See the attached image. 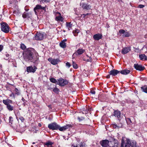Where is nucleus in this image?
I'll return each instance as SVG.
<instances>
[{
	"label": "nucleus",
	"mask_w": 147,
	"mask_h": 147,
	"mask_svg": "<svg viewBox=\"0 0 147 147\" xmlns=\"http://www.w3.org/2000/svg\"><path fill=\"white\" fill-rule=\"evenodd\" d=\"M54 15H55V17H57V16H60V15H61V14L59 12H58L57 13H55V14H54Z\"/></svg>",
	"instance_id": "43"
},
{
	"label": "nucleus",
	"mask_w": 147,
	"mask_h": 147,
	"mask_svg": "<svg viewBox=\"0 0 147 147\" xmlns=\"http://www.w3.org/2000/svg\"><path fill=\"white\" fill-rule=\"evenodd\" d=\"M113 115L115 117H117L118 119H120L121 115V113L120 111L118 110L114 111Z\"/></svg>",
	"instance_id": "21"
},
{
	"label": "nucleus",
	"mask_w": 147,
	"mask_h": 147,
	"mask_svg": "<svg viewBox=\"0 0 147 147\" xmlns=\"http://www.w3.org/2000/svg\"><path fill=\"white\" fill-rule=\"evenodd\" d=\"M72 24L71 22H66V27L67 28L68 30H69L72 27Z\"/></svg>",
	"instance_id": "28"
},
{
	"label": "nucleus",
	"mask_w": 147,
	"mask_h": 147,
	"mask_svg": "<svg viewBox=\"0 0 147 147\" xmlns=\"http://www.w3.org/2000/svg\"><path fill=\"white\" fill-rule=\"evenodd\" d=\"M48 60L53 65H56L58 63L60 62V61L59 58L54 59L51 57H50L48 59Z\"/></svg>",
	"instance_id": "9"
},
{
	"label": "nucleus",
	"mask_w": 147,
	"mask_h": 147,
	"mask_svg": "<svg viewBox=\"0 0 147 147\" xmlns=\"http://www.w3.org/2000/svg\"><path fill=\"white\" fill-rule=\"evenodd\" d=\"M50 82L54 83H55L57 84V83L58 82H57L55 79L53 78H52L49 79Z\"/></svg>",
	"instance_id": "36"
},
{
	"label": "nucleus",
	"mask_w": 147,
	"mask_h": 147,
	"mask_svg": "<svg viewBox=\"0 0 147 147\" xmlns=\"http://www.w3.org/2000/svg\"><path fill=\"white\" fill-rule=\"evenodd\" d=\"M38 126L39 127H41L42 126L41 124L40 123H38Z\"/></svg>",
	"instance_id": "55"
},
{
	"label": "nucleus",
	"mask_w": 147,
	"mask_h": 147,
	"mask_svg": "<svg viewBox=\"0 0 147 147\" xmlns=\"http://www.w3.org/2000/svg\"><path fill=\"white\" fill-rule=\"evenodd\" d=\"M22 101L23 102H25V101L26 100L23 97H22Z\"/></svg>",
	"instance_id": "53"
},
{
	"label": "nucleus",
	"mask_w": 147,
	"mask_h": 147,
	"mask_svg": "<svg viewBox=\"0 0 147 147\" xmlns=\"http://www.w3.org/2000/svg\"><path fill=\"white\" fill-rule=\"evenodd\" d=\"M44 34L42 32H37L35 36V39L37 40H41L44 38Z\"/></svg>",
	"instance_id": "10"
},
{
	"label": "nucleus",
	"mask_w": 147,
	"mask_h": 147,
	"mask_svg": "<svg viewBox=\"0 0 147 147\" xmlns=\"http://www.w3.org/2000/svg\"><path fill=\"white\" fill-rule=\"evenodd\" d=\"M48 107L50 108L51 109H52V107L51 105H49L48 106Z\"/></svg>",
	"instance_id": "54"
},
{
	"label": "nucleus",
	"mask_w": 147,
	"mask_h": 147,
	"mask_svg": "<svg viewBox=\"0 0 147 147\" xmlns=\"http://www.w3.org/2000/svg\"><path fill=\"white\" fill-rule=\"evenodd\" d=\"M110 75V74H108V75H107L106 76V78H110V75Z\"/></svg>",
	"instance_id": "51"
},
{
	"label": "nucleus",
	"mask_w": 147,
	"mask_h": 147,
	"mask_svg": "<svg viewBox=\"0 0 147 147\" xmlns=\"http://www.w3.org/2000/svg\"><path fill=\"white\" fill-rule=\"evenodd\" d=\"M53 91L55 93L58 94H59V88L55 87L53 88Z\"/></svg>",
	"instance_id": "35"
},
{
	"label": "nucleus",
	"mask_w": 147,
	"mask_h": 147,
	"mask_svg": "<svg viewBox=\"0 0 147 147\" xmlns=\"http://www.w3.org/2000/svg\"><path fill=\"white\" fill-rule=\"evenodd\" d=\"M58 82L57 84L58 85L61 86H64L68 84L69 82L66 79L65 80L62 78H61L58 80Z\"/></svg>",
	"instance_id": "7"
},
{
	"label": "nucleus",
	"mask_w": 147,
	"mask_h": 147,
	"mask_svg": "<svg viewBox=\"0 0 147 147\" xmlns=\"http://www.w3.org/2000/svg\"><path fill=\"white\" fill-rule=\"evenodd\" d=\"M41 9L44 10L45 11H46V7H42L41 5L38 4L36 5L34 9V11L36 14L37 13L36 11H38V10Z\"/></svg>",
	"instance_id": "13"
},
{
	"label": "nucleus",
	"mask_w": 147,
	"mask_h": 147,
	"mask_svg": "<svg viewBox=\"0 0 147 147\" xmlns=\"http://www.w3.org/2000/svg\"><path fill=\"white\" fill-rule=\"evenodd\" d=\"M134 67L136 70L140 71H143L145 69L144 66H142V65L139 64L138 63L134 64Z\"/></svg>",
	"instance_id": "12"
},
{
	"label": "nucleus",
	"mask_w": 147,
	"mask_h": 147,
	"mask_svg": "<svg viewBox=\"0 0 147 147\" xmlns=\"http://www.w3.org/2000/svg\"><path fill=\"white\" fill-rule=\"evenodd\" d=\"M15 95L16 94H15L13 93L12 92L10 94L9 96L10 97H13L14 98H15Z\"/></svg>",
	"instance_id": "45"
},
{
	"label": "nucleus",
	"mask_w": 147,
	"mask_h": 147,
	"mask_svg": "<svg viewBox=\"0 0 147 147\" xmlns=\"http://www.w3.org/2000/svg\"><path fill=\"white\" fill-rule=\"evenodd\" d=\"M109 143H110V141L106 139L102 140L100 142V144L103 147H109Z\"/></svg>",
	"instance_id": "11"
},
{
	"label": "nucleus",
	"mask_w": 147,
	"mask_h": 147,
	"mask_svg": "<svg viewBox=\"0 0 147 147\" xmlns=\"http://www.w3.org/2000/svg\"><path fill=\"white\" fill-rule=\"evenodd\" d=\"M22 16L24 18H27L28 20L31 19V15L29 13L25 12L22 14Z\"/></svg>",
	"instance_id": "22"
},
{
	"label": "nucleus",
	"mask_w": 147,
	"mask_h": 147,
	"mask_svg": "<svg viewBox=\"0 0 147 147\" xmlns=\"http://www.w3.org/2000/svg\"><path fill=\"white\" fill-rule=\"evenodd\" d=\"M119 142L117 140L111 137L110 139V143H109V147H118Z\"/></svg>",
	"instance_id": "6"
},
{
	"label": "nucleus",
	"mask_w": 147,
	"mask_h": 147,
	"mask_svg": "<svg viewBox=\"0 0 147 147\" xmlns=\"http://www.w3.org/2000/svg\"><path fill=\"white\" fill-rule=\"evenodd\" d=\"M107 27H109V25H108V26H107Z\"/></svg>",
	"instance_id": "63"
},
{
	"label": "nucleus",
	"mask_w": 147,
	"mask_h": 147,
	"mask_svg": "<svg viewBox=\"0 0 147 147\" xmlns=\"http://www.w3.org/2000/svg\"><path fill=\"white\" fill-rule=\"evenodd\" d=\"M25 10L26 11H28L29 10V9H26V8H25Z\"/></svg>",
	"instance_id": "57"
},
{
	"label": "nucleus",
	"mask_w": 147,
	"mask_h": 147,
	"mask_svg": "<svg viewBox=\"0 0 147 147\" xmlns=\"http://www.w3.org/2000/svg\"><path fill=\"white\" fill-rule=\"evenodd\" d=\"M82 17L83 18H85V17L86 16L85 14H83L81 15V16L80 17H82Z\"/></svg>",
	"instance_id": "50"
},
{
	"label": "nucleus",
	"mask_w": 147,
	"mask_h": 147,
	"mask_svg": "<svg viewBox=\"0 0 147 147\" xmlns=\"http://www.w3.org/2000/svg\"><path fill=\"white\" fill-rule=\"evenodd\" d=\"M119 32L120 34H123L122 36L124 37H128L130 36L128 32H125L123 29H121L119 31Z\"/></svg>",
	"instance_id": "17"
},
{
	"label": "nucleus",
	"mask_w": 147,
	"mask_h": 147,
	"mask_svg": "<svg viewBox=\"0 0 147 147\" xmlns=\"http://www.w3.org/2000/svg\"><path fill=\"white\" fill-rule=\"evenodd\" d=\"M54 144V143L51 142L50 140H49L45 143H43V144L45 146H46L47 147H53L52 145Z\"/></svg>",
	"instance_id": "20"
},
{
	"label": "nucleus",
	"mask_w": 147,
	"mask_h": 147,
	"mask_svg": "<svg viewBox=\"0 0 147 147\" xmlns=\"http://www.w3.org/2000/svg\"><path fill=\"white\" fill-rule=\"evenodd\" d=\"M72 127V125L71 124H67L61 127L59 125L55 122L49 124L48 126V128L50 129L53 130H59L60 131H65Z\"/></svg>",
	"instance_id": "2"
},
{
	"label": "nucleus",
	"mask_w": 147,
	"mask_h": 147,
	"mask_svg": "<svg viewBox=\"0 0 147 147\" xmlns=\"http://www.w3.org/2000/svg\"><path fill=\"white\" fill-rule=\"evenodd\" d=\"M89 58V59L86 60V61L91 62L92 61V57H90Z\"/></svg>",
	"instance_id": "47"
},
{
	"label": "nucleus",
	"mask_w": 147,
	"mask_h": 147,
	"mask_svg": "<svg viewBox=\"0 0 147 147\" xmlns=\"http://www.w3.org/2000/svg\"><path fill=\"white\" fill-rule=\"evenodd\" d=\"M141 89L143 92L147 93V86L146 85H144V86L141 87Z\"/></svg>",
	"instance_id": "31"
},
{
	"label": "nucleus",
	"mask_w": 147,
	"mask_h": 147,
	"mask_svg": "<svg viewBox=\"0 0 147 147\" xmlns=\"http://www.w3.org/2000/svg\"><path fill=\"white\" fill-rule=\"evenodd\" d=\"M85 144L83 142H81L79 144H77L76 145L73 146V147H82L85 146ZM73 146V145H72Z\"/></svg>",
	"instance_id": "29"
},
{
	"label": "nucleus",
	"mask_w": 147,
	"mask_h": 147,
	"mask_svg": "<svg viewBox=\"0 0 147 147\" xmlns=\"http://www.w3.org/2000/svg\"><path fill=\"white\" fill-rule=\"evenodd\" d=\"M72 66L75 69H76L78 68V65L73 61L72 62Z\"/></svg>",
	"instance_id": "37"
},
{
	"label": "nucleus",
	"mask_w": 147,
	"mask_h": 147,
	"mask_svg": "<svg viewBox=\"0 0 147 147\" xmlns=\"http://www.w3.org/2000/svg\"><path fill=\"white\" fill-rule=\"evenodd\" d=\"M14 91L15 92V94L17 95H19L20 94V93L19 90L16 88H15Z\"/></svg>",
	"instance_id": "38"
},
{
	"label": "nucleus",
	"mask_w": 147,
	"mask_h": 147,
	"mask_svg": "<svg viewBox=\"0 0 147 147\" xmlns=\"http://www.w3.org/2000/svg\"><path fill=\"white\" fill-rule=\"evenodd\" d=\"M56 11L57 10L56 9L53 10V13L54 14H55V13L58 12H57Z\"/></svg>",
	"instance_id": "52"
},
{
	"label": "nucleus",
	"mask_w": 147,
	"mask_h": 147,
	"mask_svg": "<svg viewBox=\"0 0 147 147\" xmlns=\"http://www.w3.org/2000/svg\"><path fill=\"white\" fill-rule=\"evenodd\" d=\"M60 46L62 48H65L67 47L66 43L64 42L63 41H61L59 43Z\"/></svg>",
	"instance_id": "30"
},
{
	"label": "nucleus",
	"mask_w": 147,
	"mask_h": 147,
	"mask_svg": "<svg viewBox=\"0 0 147 147\" xmlns=\"http://www.w3.org/2000/svg\"><path fill=\"white\" fill-rule=\"evenodd\" d=\"M35 144V142H33L32 143V144Z\"/></svg>",
	"instance_id": "62"
},
{
	"label": "nucleus",
	"mask_w": 147,
	"mask_h": 147,
	"mask_svg": "<svg viewBox=\"0 0 147 147\" xmlns=\"http://www.w3.org/2000/svg\"><path fill=\"white\" fill-rule=\"evenodd\" d=\"M113 127L115 129H119L120 128H121L122 127V125L121 124L119 125H117L116 123H114L113 124Z\"/></svg>",
	"instance_id": "33"
},
{
	"label": "nucleus",
	"mask_w": 147,
	"mask_h": 147,
	"mask_svg": "<svg viewBox=\"0 0 147 147\" xmlns=\"http://www.w3.org/2000/svg\"><path fill=\"white\" fill-rule=\"evenodd\" d=\"M37 69V67L35 66H30L26 67V71L28 73L33 72H35Z\"/></svg>",
	"instance_id": "14"
},
{
	"label": "nucleus",
	"mask_w": 147,
	"mask_h": 147,
	"mask_svg": "<svg viewBox=\"0 0 147 147\" xmlns=\"http://www.w3.org/2000/svg\"><path fill=\"white\" fill-rule=\"evenodd\" d=\"M85 14L86 16H87V15H89L90 14H91V13H86V14Z\"/></svg>",
	"instance_id": "59"
},
{
	"label": "nucleus",
	"mask_w": 147,
	"mask_h": 147,
	"mask_svg": "<svg viewBox=\"0 0 147 147\" xmlns=\"http://www.w3.org/2000/svg\"><path fill=\"white\" fill-rule=\"evenodd\" d=\"M80 5L82 6V9L86 11H88L90 10L91 8V5L88 4L87 3H80Z\"/></svg>",
	"instance_id": "8"
},
{
	"label": "nucleus",
	"mask_w": 147,
	"mask_h": 147,
	"mask_svg": "<svg viewBox=\"0 0 147 147\" xmlns=\"http://www.w3.org/2000/svg\"><path fill=\"white\" fill-rule=\"evenodd\" d=\"M85 51L84 49H79L76 51L75 53L76 54L80 55L82 54Z\"/></svg>",
	"instance_id": "23"
},
{
	"label": "nucleus",
	"mask_w": 147,
	"mask_h": 147,
	"mask_svg": "<svg viewBox=\"0 0 147 147\" xmlns=\"http://www.w3.org/2000/svg\"><path fill=\"white\" fill-rule=\"evenodd\" d=\"M139 147L137 145V143L136 141H133L131 142L129 139L127 138L125 141L122 139L120 147Z\"/></svg>",
	"instance_id": "3"
},
{
	"label": "nucleus",
	"mask_w": 147,
	"mask_h": 147,
	"mask_svg": "<svg viewBox=\"0 0 147 147\" xmlns=\"http://www.w3.org/2000/svg\"><path fill=\"white\" fill-rule=\"evenodd\" d=\"M109 74L112 76H116L117 74L120 73V71H118L117 69H113L111 70L109 72Z\"/></svg>",
	"instance_id": "15"
},
{
	"label": "nucleus",
	"mask_w": 147,
	"mask_h": 147,
	"mask_svg": "<svg viewBox=\"0 0 147 147\" xmlns=\"http://www.w3.org/2000/svg\"><path fill=\"white\" fill-rule=\"evenodd\" d=\"M125 120L128 126L131 127L133 123V122L131 121V118H126Z\"/></svg>",
	"instance_id": "24"
},
{
	"label": "nucleus",
	"mask_w": 147,
	"mask_h": 147,
	"mask_svg": "<svg viewBox=\"0 0 147 147\" xmlns=\"http://www.w3.org/2000/svg\"><path fill=\"white\" fill-rule=\"evenodd\" d=\"M23 58L26 61L35 63L39 60V55L36 50L32 48L26 49L23 53Z\"/></svg>",
	"instance_id": "1"
},
{
	"label": "nucleus",
	"mask_w": 147,
	"mask_h": 147,
	"mask_svg": "<svg viewBox=\"0 0 147 147\" xmlns=\"http://www.w3.org/2000/svg\"><path fill=\"white\" fill-rule=\"evenodd\" d=\"M1 30L5 33L9 32V25L6 23L3 22L1 23Z\"/></svg>",
	"instance_id": "5"
},
{
	"label": "nucleus",
	"mask_w": 147,
	"mask_h": 147,
	"mask_svg": "<svg viewBox=\"0 0 147 147\" xmlns=\"http://www.w3.org/2000/svg\"><path fill=\"white\" fill-rule=\"evenodd\" d=\"M62 41H63L64 42H65L67 41V40L66 39H65L63 40Z\"/></svg>",
	"instance_id": "56"
},
{
	"label": "nucleus",
	"mask_w": 147,
	"mask_h": 147,
	"mask_svg": "<svg viewBox=\"0 0 147 147\" xmlns=\"http://www.w3.org/2000/svg\"><path fill=\"white\" fill-rule=\"evenodd\" d=\"M78 119L80 122L81 121H84L85 122L84 123V124L83 125H88V124H87V122L89 121V119H85L83 117H78Z\"/></svg>",
	"instance_id": "16"
},
{
	"label": "nucleus",
	"mask_w": 147,
	"mask_h": 147,
	"mask_svg": "<svg viewBox=\"0 0 147 147\" xmlns=\"http://www.w3.org/2000/svg\"><path fill=\"white\" fill-rule=\"evenodd\" d=\"M83 61H86V60L85 59H83Z\"/></svg>",
	"instance_id": "61"
},
{
	"label": "nucleus",
	"mask_w": 147,
	"mask_h": 147,
	"mask_svg": "<svg viewBox=\"0 0 147 147\" xmlns=\"http://www.w3.org/2000/svg\"><path fill=\"white\" fill-rule=\"evenodd\" d=\"M145 7V5H143L142 4H140L138 5V7L140 8H143L144 7Z\"/></svg>",
	"instance_id": "46"
},
{
	"label": "nucleus",
	"mask_w": 147,
	"mask_h": 147,
	"mask_svg": "<svg viewBox=\"0 0 147 147\" xmlns=\"http://www.w3.org/2000/svg\"><path fill=\"white\" fill-rule=\"evenodd\" d=\"M107 27H109V25H108V26H107Z\"/></svg>",
	"instance_id": "64"
},
{
	"label": "nucleus",
	"mask_w": 147,
	"mask_h": 147,
	"mask_svg": "<svg viewBox=\"0 0 147 147\" xmlns=\"http://www.w3.org/2000/svg\"><path fill=\"white\" fill-rule=\"evenodd\" d=\"M20 48L22 50H24L26 48V47L24 44H21Z\"/></svg>",
	"instance_id": "40"
},
{
	"label": "nucleus",
	"mask_w": 147,
	"mask_h": 147,
	"mask_svg": "<svg viewBox=\"0 0 147 147\" xmlns=\"http://www.w3.org/2000/svg\"><path fill=\"white\" fill-rule=\"evenodd\" d=\"M3 102L6 106V108L9 111H12L14 110V107L10 104L13 103L12 100L7 98L6 99L3 100Z\"/></svg>",
	"instance_id": "4"
},
{
	"label": "nucleus",
	"mask_w": 147,
	"mask_h": 147,
	"mask_svg": "<svg viewBox=\"0 0 147 147\" xmlns=\"http://www.w3.org/2000/svg\"><path fill=\"white\" fill-rule=\"evenodd\" d=\"M52 89H53L52 88H48V90H51Z\"/></svg>",
	"instance_id": "58"
},
{
	"label": "nucleus",
	"mask_w": 147,
	"mask_h": 147,
	"mask_svg": "<svg viewBox=\"0 0 147 147\" xmlns=\"http://www.w3.org/2000/svg\"><path fill=\"white\" fill-rule=\"evenodd\" d=\"M3 49V46L2 45H0V52H1Z\"/></svg>",
	"instance_id": "49"
},
{
	"label": "nucleus",
	"mask_w": 147,
	"mask_h": 147,
	"mask_svg": "<svg viewBox=\"0 0 147 147\" xmlns=\"http://www.w3.org/2000/svg\"><path fill=\"white\" fill-rule=\"evenodd\" d=\"M12 60L13 61H12L11 62H13L12 64L13 66L15 67H17V64L16 61H15V60Z\"/></svg>",
	"instance_id": "42"
},
{
	"label": "nucleus",
	"mask_w": 147,
	"mask_h": 147,
	"mask_svg": "<svg viewBox=\"0 0 147 147\" xmlns=\"http://www.w3.org/2000/svg\"><path fill=\"white\" fill-rule=\"evenodd\" d=\"M9 123H10L11 124H12V122L13 121V117L11 116H10L9 117Z\"/></svg>",
	"instance_id": "41"
},
{
	"label": "nucleus",
	"mask_w": 147,
	"mask_h": 147,
	"mask_svg": "<svg viewBox=\"0 0 147 147\" xmlns=\"http://www.w3.org/2000/svg\"><path fill=\"white\" fill-rule=\"evenodd\" d=\"M86 57H89V56H88V55H86Z\"/></svg>",
	"instance_id": "60"
},
{
	"label": "nucleus",
	"mask_w": 147,
	"mask_h": 147,
	"mask_svg": "<svg viewBox=\"0 0 147 147\" xmlns=\"http://www.w3.org/2000/svg\"><path fill=\"white\" fill-rule=\"evenodd\" d=\"M71 65L69 62H67L66 63V66L68 68H69Z\"/></svg>",
	"instance_id": "44"
},
{
	"label": "nucleus",
	"mask_w": 147,
	"mask_h": 147,
	"mask_svg": "<svg viewBox=\"0 0 147 147\" xmlns=\"http://www.w3.org/2000/svg\"><path fill=\"white\" fill-rule=\"evenodd\" d=\"M5 55L6 57L4 58L6 60H8L10 58V55L8 53H6Z\"/></svg>",
	"instance_id": "39"
},
{
	"label": "nucleus",
	"mask_w": 147,
	"mask_h": 147,
	"mask_svg": "<svg viewBox=\"0 0 147 147\" xmlns=\"http://www.w3.org/2000/svg\"><path fill=\"white\" fill-rule=\"evenodd\" d=\"M102 34L98 33L93 35V38L95 40H98L102 38Z\"/></svg>",
	"instance_id": "18"
},
{
	"label": "nucleus",
	"mask_w": 147,
	"mask_h": 147,
	"mask_svg": "<svg viewBox=\"0 0 147 147\" xmlns=\"http://www.w3.org/2000/svg\"><path fill=\"white\" fill-rule=\"evenodd\" d=\"M55 20L58 22H63L64 19L61 16V15L59 16H57V17H55Z\"/></svg>",
	"instance_id": "27"
},
{
	"label": "nucleus",
	"mask_w": 147,
	"mask_h": 147,
	"mask_svg": "<svg viewBox=\"0 0 147 147\" xmlns=\"http://www.w3.org/2000/svg\"><path fill=\"white\" fill-rule=\"evenodd\" d=\"M80 30L78 29H76L75 30H74L73 31V33L74 35L75 36H76L78 35V34L79 33Z\"/></svg>",
	"instance_id": "34"
},
{
	"label": "nucleus",
	"mask_w": 147,
	"mask_h": 147,
	"mask_svg": "<svg viewBox=\"0 0 147 147\" xmlns=\"http://www.w3.org/2000/svg\"><path fill=\"white\" fill-rule=\"evenodd\" d=\"M131 51L130 47H125L123 48L121 51V53L123 54H125L128 53Z\"/></svg>",
	"instance_id": "19"
},
{
	"label": "nucleus",
	"mask_w": 147,
	"mask_h": 147,
	"mask_svg": "<svg viewBox=\"0 0 147 147\" xmlns=\"http://www.w3.org/2000/svg\"><path fill=\"white\" fill-rule=\"evenodd\" d=\"M18 117H16V118L18 119V118H19V119H20L22 121V122H24V121H25V119L22 116L20 113L18 115Z\"/></svg>",
	"instance_id": "32"
},
{
	"label": "nucleus",
	"mask_w": 147,
	"mask_h": 147,
	"mask_svg": "<svg viewBox=\"0 0 147 147\" xmlns=\"http://www.w3.org/2000/svg\"><path fill=\"white\" fill-rule=\"evenodd\" d=\"M139 57L140 59L142 61H147V57L144 54L140 55Z\"/></svg>",
	"instance_id": "26"
},
{
	"label": "nucleus",
	"mask_w": 147,
	"mask_h": 147,
	"mask_svg": "<svg viewBox=\"0 0 147 147\" xmlns=\"http://www.w3.org/2000/svg\"><path fill=\"white\" fill-rule=\"evenodd\" d=\"M90 93L92 94H95V91L94 90H90Z\"/></svg>",
	"instance_id": "48"
},
{
	"label": "nucleus",
	"mask_w": 147,
	"mask_h": 147,
	"mask_svg": "<svg viewBox=\"0 0 147 147\" xmlns=\"http://www.w3.org/2000/svg\"><path fill=\"white\" fill-rule=\"evenodd\" d=\"M130 71L128 69H124L120 71V73L124 75H126L130 73Z\"/></svg>",
	"instance_id": "25"
}]
</instances>
